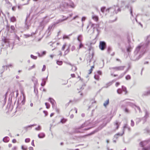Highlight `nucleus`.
<instances>
[{
  "label": "nucleus",
  "instance_id": "nucleus-1",
  "mask_svg": "<svg viewBox=\"0 0 150 150\" xmlns=\"http://www.w3.org/2000/svg\"><path fill=\"white\" fill-rule=\"evenodd\" d=\"M75 6V5L73 2H71L68 4L65 1H63L60 4V8L62 11H67L68 8L69 7L73 8H74Z\"/></svg>",
  "mask_w": 150,
  "mask_h": 150
},
{
  "label": "nucleus",
  "instance_id": "nucleus-2",
  "mask_svg": "<svg viewBox=\"0 0 150 150\" xmlns=\"http://www.w3.org/2000/svg\"><path fill=\"white\" fill-rule=\"evenodd\" d=\"M143 47L142 46L139 45L137 46L134 52V54H135V57L136 58H134L133 60H138L141 57V54H143V52H141V51L143 49Z\"/></svg>",
  "mask_w": 150,
  "mask_h": 150
},
{
  "label": "nucleus",
  "instance_id": "nucleus-3",
  "mask_svg": "<svg viewBox=\"0 0 150 150\" xmlns=\"http://www.w3.org/2000/svg\"><path fill=\"white\" fill-rule=\"evenodd\" d=\"M108 12L110 11L111 12H113V13L117 14L118 12L120 11L121 9L118 7L117 6H114L112 7H110L106 10Z\"/></svg>",
  "mask_w": 150,
  "mask_h": 150
},
{
  "label": "nucleus",
  "instance_id": "nucleus-4",
  "mask_svg": "<svg viewBox=\"0 0 150 150\" xmlns=\"http://www.w3.org/2000/svg\"><path fill=\"white\" fill-rule=\"evenodd\" d=\"M106 125V124H103L99 126L95 130L91 132L90 134H88V136L90 135L96 133L98 132L99 130H101Z\"/></svg>",
  "mask_w": 150,
  "mask_h": 150
},
{
  "label": "nucleus",
  "instance_id": "nucleus-5",
  "mask_svg": "<svg viewBox=\"0 0 150 150\" xmlns=\"http://www.w3.org/2000/svg\"><path fill=\"white\" fill-rule=\"evenodd\" d=\"M106 46L105 42L104 41H100L99 43V47L102 50H104Z\"/></svg>",
  "mask_w": 150,
  "mask_h": 150
},
{
  "label": "nucleus",
  "instance_id": "nucleus-6",
  "mask_svg": "<svg viewBox=\"0 0 150 150\" xmlns=\"http://www.w3.org/2000/svg\"><path fill=\"white\" fill-rule=\"evenodd\" d=\"M88 50L89 51V54L90 56V58L92 59L93 58L94 54L93 49L92 47H91L88 49Z\"/></svg>",
  "mask_w": 150,
  "mask_h": 150
},
{
  "label": "nucleus",
  "instance_id": "nucleus-7",
  "mask_svg": "<svg viewBox=\"0 0 150 150\" xmlns=\"http://www.w3.org/2000/svg\"><path fill=\"white\" fill-rule=\"evenodd\" d=\"M62 17H64L65 18H63L62 19H59L55 23V24H57L59 23L62 22L64 21L67 20L69 18V16L66 17L63 15H62Z\"/></svg>",
  "mask_w": 150,
  "mask_h": 150
},
{
  "label": "nucleus",
  "instance_id": "nucleus-8",
  "mask_svg": "<svg viewBox=\"0 0 150 150\" xmlns=\"http://www.w3.org/2000/svg\"><path fill=\"white\" fill-rule=\"evenodd\" d=\"M127 105H130L132 107H133L134 106L135 107V108H135V111L137 112V111L138 110L139 111V112H140V109L139 107L135 105H134L133 104L131 103L130 102H127Z\"/></svg>",
  "mask_w": 150,
  "mask_h": 150
},
{
  "label": "nucleus",
  "instance_id": "nucleus-9",
  "mask_svg": "<svg viewBox=\"0 0 150 150\" xmlns=\"http://www.w3.org/2000/svg\"><path fill=\"white\" fill-rule=\"evenodd\" d=\"M25 101V97L24 95H23V98H19L18 99V102L20 103H22V105H24Z\"/></svg>",
  "mask_w": 150,
  "mask_h": 150
},
{
  "label": "nucleus",
  "instance_id": "nucleus-10",
  "mask_svg": "<svg viewBox=\"0 0 150 150\" xmlns=\"http://www.w3.org/2000/svg\"><path fill=\"white\" fill-rule=\"evenodd\" d=\"M125 1H121V8L124 10L126 8H129V6H128L125 5Z\"/></svg>",
  "mask_w": 150,
  "mask_h": 150
},
{
  "label": "nucleus",
  "instance_id": "nucleus-11",
  "mask_svg": "<svg viewBox=\"0 0 150 150\" xmlns=\"http://www.w3.org/2000/svg\"><path fill=\"white\" fill-rule=\"evenodd\" d=\"M49 101H50L52 104L53 108L55 107V103H56L55 101L53 98H49Z\"/></svg>",
  "mask_w": 150,
  "mask_h": 150
},
{
  "label": "nucleus",
  "instance_id": "nucleus-12",
  "mask_svg": "<svg viewBox=\"0 0 150 150\" xmlns=\"http://www.w3.org/2000/svg\"><path fill=\"white\" fill-rule=\"evenodd\" d=\"M125 128L127 129L130 132L131 130L130 128L128 126V125L127 124H125L124 127H123V134H124V131L125 130Z\"/></svg>",
  "mask_w": 150,
  "mask_h": 150
},
{
  "label": "nucleus",
  "instance_id": "nucleus-13",
  "mask_svg": "<svg viewBox=\"0 0 150 150\" xmlns=\"http://www.w3.org/2000/svg\"><path fill=\"white\" fill-rule=\"evenodd\" d=\"M36 125V124H34L30 125L28 126L24 127V129H25L26 131H27L28 130V128H31L33 127Z\"/></svg>",
  "mask_w": 150,
  "mask_h": 150
},
{
  "label": "nucleus",
  "instance_id": "nucleus-14",
  "mask_svg": "<svg viewBox=\"0 0 150 150\" xmlns=\"http://www.w3.org/2000/svg\"><path fill=\"white\" fill-rule=\"evenodd\" d=\"M27 18L25 20V25L24 26V29L25 30H28L29 28V27L30 26V25L28 23V22H27Z\"/></svg>",
  "mask_w": 150,
  "mask_h": 150
},
{
  "label": "nucleus",
  "instance_id": "nucleus-15",
  "mask_svg": "<svg viewBox=\"0 0 150 150\" xmlns=\"http://www.w3.org/2000/svg\"><path fill=\"white\" fill-rule=\"evenodd\" d=\"M49 18H47V17H45L43 18L42 21L43 22V23L46 24L49 22Z\"/></svg>",
  "mask_w": 150,
  "mask_h": 150
},
{
  "label": "nucleus",
  "instance_id": "nucleus-16",
  "mask_svg": "<svg viewBox=\"0 0 150 150\" xmlns=\"http://www.w3.org/2000/svg\"><path fill=\"white\" fill-rule=\"evenodd\" d=\"M144 111L145 112V115L144 116V122L146 121V120H145V119H146L149 116V113L146 110H144Z\"/></svg>",
  "mask_w": 150,
  "mask_h": 150
},
{
  "label": "nucleus",
  "instance_id": "nucleus-17",
  "mask_svg": "<svg viewBox=\"0 0 150 150\" xmlns=\"http://www.w3.org/2000/svg\"><path fill=\"white\" fill-rule=\"evenodd\" d=\"M53 26V25H50L48 27L47 30L46 31V33H47L48 32V34L49 35L50 34V31L51 30Z\"/></svg>",
  "mask_w": 150,
  "mask_h": 150
},
{
  "label": "nucleus",
  "instance_id": "nucleus-18",
  "mask_svg": "<svg viewBox=\"0 0 150 150\" xmlns=\"http://www.w3.org/2000/svg\"><path fill=\"white\" fill-rule=\"evenodd\" d=\"M120 124V122H118L117 121H115L114 124V125L116 126V129H118Z\"/></svg>",
  "mask_w": 150,
  "mask_h": 150
},
{
  "label": "nucleus",
  "instance_id": "nucleus-19",
  "mask_svg": "<svg viewBox=\"0 0 150 150\" xmlns=\"http://www.w3.org/2000/svg\"><path fill=\"white\" fill-rule=\"evenodd\" d=\"M92 18L96 22L98 21V17L96 15H94L92 16Z\"/></svg>",
  "mask_w": 150,
  "mask_h": 150
},
{
  "label": "nucleus",
  "instance_id": "nucleus-20",
  "mask_svg": "<svg viewBox=\"0 0 150 150\" xmlns=\"http://www.w3.org/2000/svg\"><path fill=\"white\" fill-rule=\"evenodd\" d=\"M48 76L46 78H44L42 79V82L41 84V85L42 86H44L45 84L46 83V81L47 80Z\"/></svg>",
  "mask_w": 150,
  "mask_h": 150
},
{
  "label": "nucleus",
  "instance_id": "nucleus-21",
  "mask_svg": "<svg viewBox=\"0 0 150 150\" xmlns=\"http://www.w3.org/2000/svg\"><path fill=\"white\" fill-rule=\"evenodd\" d=\"M38 136L39 138H42L45 137V135L44 133H41L38 134Z\"/></svg>",
  "mask_w": 150,
  "mask_h": 150
},
{
  "label": "nucleus",
  "instance_id": "nucleus-22",
  "mask_svg": "<svg viewBox=\"0 0 150 150\" xmlns=\"http://www.w3.org/2000/svg\"><path fill=\"white\" fill-rule=\"evenodd\" d=\"M125 66H120L119 67H116L114 68V69L117 70H123Z\"/></svg>",
  "mask_w": 150,
  "mask_h": 150
},
{
  "label": "nucleus",
  "instance_id": "nucleus-23",
  "mask_svg": "<svg viewBox=\"0 0 150 150\" xmlns=\"http://www.w3.org/2000/svg\"><path fill=\"white\" fill-rule=\"evenodd\" d=\"M3 141L5 142H7L9 140V138L8 137H4L3 139Z\"/></svg>",
  "mask_w": 150,
  "mask_h": 150
},
{
  "label": "nucleus",
  "instance_id": "nucleus-24",
  "mask_svg": "<svg viewBox=\"0 0 150 150\" xmlns=\"http://www.w3.org/2000/svg\"><path fill=\"white\" fill-rule=\"evenodd\" d=\"M123 134V133L122 134H121L119 133H118L117 134H116L114 135V137L115 138L117 139L118 138L119 136H122Z\"/></svg>",
  "mask_w": 150,
  "mask_h": 150
},
{
  "label": "nucleus",
  "instance_id": "nucleus-25",
  "mask_svg": "<svg viewBox=\"0 0 150 150\" xmlns=\"http://www.w3.org/2000/svg\"><path fill=\"white\" fill-rule=\"evenodd\" d=\"M77 39L79 42H81L82 39V35H79L77 37Z\"/></svg>",
  "mask_w": 150,
  "mask_h": 150
},
{
  "label": "nucleus",
  "instance_id": "nucleus-26",
  "mask_svg": "<svg viewBox=\"0 0 150 150\" xmlns=\"http://www.w3.org/2000/svg\"><path fill=\"white\" fill-rule=\"evenodd\" d=\"M140 144L141 146V148L140 149L142 150H147V149H146L143 147L144 146L143 145V142H141L140 143Z\"/></svg>",
  "mask_w": 150,
  "mask_h": 150
},
{
  "label": "nucleus",
  "instance_id": "nucleus-27",
  "mask_svg": "<svg viewBox=\"0 0 150 150\" xmlns=\"http://www.w3.org/2000/svg\"><path fill=\"white\" fill-rule=\"evenodd\" d=\"M113 82V81L110 82L106 84V86L104 87V88H107L108 86L111 85Z\"/></svg>",
  "mask_w": 150,
  "mask_h": 150
},
{
  "label": "nucleus",
  "instance_id": "nucleus-28",
  "mask_svg": "<svg viewBox=\"0 0 150 150\" xmlns=\"http://www.w3.org/2000/svg\"><path fill=\"white\" fill-rule=\"evenodd\" d=\"M91 30H92V32L91 33H93V32H94V27H93L95 25V24H93V23H91Z\"/></svg>",
  "mask_w": 150,
  "mask_h": 150
},
{
  "label": "nucleus",
  "instance_id": "nucleus-29",
  "mask_svg": "<svg viewBox=\"0 0 150 150\" xmlns=\"http://www.w3.org/2000/svg\"><path fill=\"white\" fill-rule=\"evenodd\" d=\"M109 103V99H108L107 100H106L103 103V105L106 107L107 105Z\"/></svg>",
  "mask_w": 150,
  "mask_h": 150
},
{
  "label": "nucleus",
  "instance_id": "nucleus-30",
  "mask_svg": "<svg viewBox=\"0 0 150 150\" xmlns=\"http://www.w3.org/2000/svg\"><path fill=\"white\" fill-rule=\"evenodd\" d=\"M35 33H32L31 34H25L24 35V36H25L26 38H28L30 37L31 36H32L33 34H34Z\"/></svg>",
  "mask_w": 150,
  "mask_h": 150
},
{
  "label": "nucleus",
  "instance_id": "nucleus-31",
  "mask_svg": "<svg viewBox=\"0 0 150 150\" xmlns=\"http://www.w3.org/2000/svg\"><path fill=\"white\" fill-rule=\"evenodd\" d=\"M46 25L45 23H43L42 21L40 23V26L42 27L43 28Z\"/></svg>",
  "mask_w": 150,
  "mask_h": 150
},
{
  "label": "nucleus",
  "instance_id": "nucleus-32",
  "mask_svg": "<svg viewBox=\"0 0 150 150\" xmlns=\"http://www.w3.org/2000/svg\"><path fill=\"white\" fill-rule=\"evenodd\" d=\"M94 66H91V68L88 70V74H90L92 72L93 69L94 68Z\"/></svg>",
  "mask_w": 150,
  "mask_h": 150
},
{
  "label": "nucleus",
  "instance_id": "nucleus-33",
  "mask_svg": "<svg viewBox=\"0 0 150 150\" xmlns=\"http://www.w3.org/2000/svg\"><path fill=\"white\" fill-rule=\"evenodd\" d=\"M112 48L110 46H108L107 49V52L108 54H110V52L112 51Z\"/></svg>",
  "mask_w": 150,
  "mask_h": 150
},
{
  "label": "nucleus",
  "instance_id": "nucleus-34",
  "mask_svg": "<svg viewBox=\"0 0 150 150\" xmlns=\"http://www.w3.org/2000/svg\"><path fill=\"white\" fill-rule=\"evenodd\" d=\"M144 133H148L150 132V129L146 128L144 130Z\"/></svg>",
  "mask_w": 150,
  "mask_h": 150
},
{
  "label": "nucleus",
  "instance_id": "nucleus-35",
  "mask_svg": "<svg viewBox=\"0 0 150 150\" xmlns=\"http://www.w3.org/2000/svg\"><path fill=\"white\" fill-rule=\"evenodd\" d=\"M10 20L11 22H14L16 20V18L14 16L10 18Z\"/></svg>",
  "mask_w": 150,
  "mask_h": 150
},
{
  "label": "nucleus",
  "instance_id": "nucleus-36",
  "mask_svg": "<svg viewBox=\"0 0 150 150\" xmlns=\"http://www.w3.org/2000/svg\"><path fill=\"white\" fill-rule=\"evenodd\" d=\"M11 32L12 33L14 32L15 30V27L13 25H11Z\"/></svg>",
  "mask_w": 150,
  "mask_h": 150
},
{
  "label": "nucleus",
  "instance_id": "nucleus-37",
  "mask_svg": "<svg viewBox=\"0 0 150 150\" xmlns=\"http://www.w3.org/2000/svg\"><path fill=\"white\" fill-rule=\"evenodd\" d=\"M66 121L67 120L66 119L63 118L61 120L60 122L62 123H64L65 122H66Z\"/></svg>",
  "mask_w": 150,
  "mask_h": 150
},
{
  "label": "nucleus",
  "instance_id": "nucleus-38",
  "mask_svg": "<svg viewBox=\"0 0 150 150\" xmlns=\"http://www.w3.org/2000/svg\"><path fill=\"white\" fill-rule=\"evenodd\" d=\"M122 90L124 91L125 92V94H126L127 93V91L126 90V88L125 87L123 86H122Z\"/></svg>",
  "mask_w": 150,
  "mask_h": 150
},
{
  "label": "nucleus",
  "instance_id": "nucleus-39",
  "mask_svg": "<svg viewBox=\"0 0 150 150\" xmlns=\"http://www.w3.org/2000/svg\"><path fill=\"white\" fill-rule=\"evenodd\" d=\"M94 78L97 80H99V76L97 75H95L94 76Z\"/></svg>",
  "mask_w": 150,
  "mask_h": 150
},
{
  "label": "nucleus",
  "instance_id": "nucleus-40",
  "mask_svg": "<svg viewBox=\"0 0 150 150\" xmlns=\"http://www.w3.org/2000/svg\"><path fill=\"white\" fill-rule=\"evenodd\" d=\"M35 129L36 130L39 131L41 129V127L40 125H39L37 127L35 128Z\"/></svg>",
  "mask_w": 150,
  "mask_h": 150
},
{
  "label": "nucleus",
  "instance_id": "nucleus-41",
  "mask_svg": "<svg viewBox=\"0 0 150 150\" xmlns=\"http://www.w3.org/2000/svg\"><path fill=\"white\" fill-rule=\"evenodd\" d=\"M80 42V44L79 46V49H80L83 47V45L82 43L81 42Z\"/></svg>",
  "mask_w": 150,
  "mask_h": 150
},
{
  "label": "nucleus",
  "instance_id": "nucleus-42",
  "mask_svg": "<svg viewBox=\"0 0 150 150\" xmlns=\"http://www.w3.org/2000/svg\"><path fill=\"white\" fill-rule=\"evenodd\" d=\"M77 69V68L76 66H72L71 68V70L73 71H75Z\"/></svg>",
  "mask_w": 150,
  "mask_h": 150
},
{
  "label": "nucleus",
  "instance_id": "nucleus-43",
  "mask_svg": "<svg viewBox=\"0 0 150 150\" xmlns=\"http://www.w3.org/2000/svg\"><path fill=\"white\" fill-rule=\"evenodd\" d=\"M57 64L60 65L62 64V61H57Z\"/></svg>",
  "mask_w": 150,
  "mask_h": 150
},
{
  "label": "nucleus",
  "instance_id": "nucleus-44",
  "mask_svg": "<svg viewBox=\"0 0 150 150\" xmlns=\"http://www.w3.org/2000/svg\"><path fill=\"white\" fill-rule=\"evenodd\" d=\"M30 57L32 58L35 59H36L37 58V56H34L32 54L31 55Z\"/></svg>",
  "mask_w": 150,
  "mask_h": 150
},
{
  "label": "nucleus",
  "instance_id": "nucleus-45",
  "mask_svg": "<svg viewBox=\"0 0 150 150\" xmlns=\"http://www.w3.org/2000/svg\"><path fill=\"white\" fill-rule=\"evenodd\" d=\"M117 93L118 94H120L122 92V90L120 88H119L117 89Z\"/></svg>",
  "mask_w": 150,
  "mask_h": 150
},
{
  "label": "nucleus",
  "instance_id": "nucleus-46",
  "mask_svg": "<svg viewBox=\"0 0 150 150\" xmlns=\"http://www.w3.org/2000/svg\"><path fill=\"white\" fill-rule=\"evenodd\" d=\"M132 47L130 46H129L127 49V51L128 52H130L132 50Z\"/></svg>",
  "mask_w": 150,
  "mask_h": 150
},
{
  "label": "nucleus",
  "instance_id": "nucleus-47",
  "mask_svg": "<svg viewBox=\"0 0 150 150\" xmlns=\"http://www.w3.org/2000/svg\"><path fill=\"white\" fill-rule=\"evenodd\" d=\"M45 105L46 106V108H47V109H48L50 108V104L48 103H45Z\"/></svg>",
  "mask_w": 150,
  "mask_h": 150
},
{
  "label": "nucleus",
  "instance_id": "nucleus-48",
  "mask_svg": "<svg viewBox=\"0 0 150 150\" xmlns=\"http://www.w3.org/2000/svg\"><path fill=\"white\" fill-rule=\"evenodd\" d=\"M69 51V48H68L65 51L64 53L66 55L67 53H68Z\"/></svg>",
  "mask_w": 150,
  "mask_h": 150
},
{
  "label": "nucleus",
  "instance_id": "nucleus-49",
  "mask_svg": "<svg viewBox=\"0 0 150 150\" xmlns=\"http://www.w3.org/2000/svg\"><path fill=\"white\" fill-rule=\"evenodd\" d=\"M140 119L139 118H137L136 119V124H137L140 121Z\"/></svg>",
  "mask_w": 150,
  "mask_h": 150
},
{
  "label": "nucleus",
  "instance_id": "nucleus-50",
  "mask_svg": "<svg viewBox=\"0 0 150 150\" xmlns=\"http://www.w3.org/2000/svg\"><path fill=\"white\" fill-rule=\"evenodd\" d=\"M125 78L126 80H128L130 79H131V77L130 75H127L126 76Z\"/></svg>",
  "mask_w": 150,
  "mask_h": 150
},
{
  "label": "nucleus",
  "instance_id": "nucleus-51",
  "mask_svg": "<svg viewBox=\"0 0 150 150\" xmlns=\"http://www.w3.org/2000/svg\"><path fill=\"white\" fill-rule=\"evenodd\" d=\"M124 111L125 112L128 113L129 112V110L127 108H125L124 109Z\"/></svg>",
  "mask_w": 150,
  "mask_h": 150
},
{
  "label": "nucleus",
  "instance_id": "nucleus-52",
  "mask_svg": "<svg viewBox=\"0 0 150 150\" xmlns=\"http://www.w3.org/2000/svg\"><path fill=\"white\" fill-rule=\"evenodd\" d=\"M76 47L74 46H72L71 47V50L73 51L75 50Z\"/></svg>",
  "mask_w": 150,
  "mask_h": 150
},
{
  "label": "nucleus",
  "instance_id": "nucleus-53",
  "mask_svg": "<svg viewBox=\"0 0 150 150\" xmlns=\"http://www.w3.org/2000/svg\"><path fill=\"white\" fill-rule=\"evenodd\" d=\"M30 139L29 138H26L25 140V142L28 143L30 142Z\"/></svg>",
  "mask_w": 150,
  "mask_h": 150
},
{
  "label": "nucleus",
  "instance_id": "nucleus-54",
  "mask_svg": "<svg viewBox=\"0 0 150 150\" xmlns=\"http://www.w3.org/2000/svg\"><path fill=\"white\" fill-rule=\"evenodd\" d=\"M105 9V7H102L101 8V11L102 12H104Z\"/></svg>",
  "mask_w": 150,
  "mask_h": 150
},
{
  "label": "nucleus",
  "instance_id": "nucleus-55",
  "mask_svg": "<svg viewBox=\"0 0 150 150\" xmlns=\"http://www.w3.org/2000/svg\"><path fill=\"white\" fill-rule=\"evenodd\" d=\"M131 125L132 127H133L134 125V122L132 120H131Z\"/></svg>",
  "mask_w": 150,
  "mask_h": 150
},
{
  "label": "nucleus",
  "instance_id": "nucleus-56",
  "mask_svg": "<svg viewBox=\"0 0 150 150\" xmlns=\"http://www.w3.org/2000/svg\"><path fill=\"white\" fill-rule=\"evenodd\" d=\"M45 6L43 8H42L41 11L40 12V13H42L44 12V10H45Z\"/></svg>",
  "mask_w": 150,
  "mask_h": 150
},
{
  "label": "nucleus",
  "instance_id": "nucleus-57",
  "mask_svg": "<svg viewBox=\"0 0 150 150\" xmlns=\"http://www.w3.org/2000/svg\"><path fill=\"white\" fill-rule=\"evenodd\" d=\"M129 10L130 11V14H131V15L132 16H133V14H132V8L131 7H130V8Z\"/></svg>",
  "mask_w": 150,
  "mask_h": 150
},
{
  "label": "nucleus",
  "instance_id": "nucleus-58",
  "mask_svg": "<svg viewBox=\"0 0 150 150\" xmlns=\"http://www.w3.org/2000/svg\"><path fill=\"white\" fill-rule=\"evenodd\" d=\"M86 17L85 16L81 18V21L82 22H83V21H84L86 19Z\"/></svg>",
  "mask_w": 150,
  "mask_h": 150
},
{
  "label": "nucleus",
  "instance_id": "nucleus-59",
  "mask_svg": "<svg viewBox=\"0 0 150 150\" xmlns=\"http://www.w3.org/2000/svg\"><path fill=\"white\" fill-rule=\"evenodd\" d=\"M66 46V44H65L63 45V46L62 47V50H64V49L65 48V47Z\"/></svg>",
  "mask_w": 150,
  "mask_h": 150
},
{
  "label": "nucleus",
  "instance_id": "nucleus-60",
  "mask_svg": "<svg viewBox=\"0 0 150 150\" xmlns=\"http://www.w3.org/2000/svg\"><path fill=\"white\" fill-rule=\"evenodd\" d=\"M68 38V36H67V35H64L63 36V38L64 39H67V38Z\"/></svg>",
  "mask_w": 150,
  "mask_h": 150
},
{
  "label": "nucleus",
  "instance_id": "nucleus-61",
  "mask_svg": "<svg viewBox=\"0 0 150 150\" xmlns=\"http://www.w3.org/2000/svg\"><path fill=\"white\" fill-rule=\"evenodd\" d=\"M6 29L8 31L9 30V26L7 25L6 26Z\"/></svg>",
  "mask_w": 150,
  "mask_h": 150
},
{
  "label": "nucleus",
  "instance_id": "nucleus-62",
  "mask_svg": "<svg viewBox=\"0 0 150 150\" xmlns=\"http://www.w3.org/2000/svg\"><path fill=\"white\" fill-rule=\"evenodd\" d=\"M43 112L45 113V116H47V115L48 113L47 111H44Z\"/></svg>",
  "mask_w": 150,
  "mask_h": 150
},
{
  "label": "nucleus",
  "instance_id": "nucleus-63",
  "mask_svg": "<svg viewBox=\"0 0 150 150\" xmlns=\"http://www.w3.org/2000/svg\"><path fill=\"white\" fill-rule=\"evenodd\" d=\"M46 69V66H43V67L42 69V71H43L45 70Z\"/></svg>",
  "mask_w": 150,
  "mask_h": 150
},
{
  "label": "nucleus",
  "instance_id": "nucleus-64",
  "mask_svg": "<svg viewBox=\"0 0 150 150\" xmlns=\"http://www.w3.org/2000/svg\"><path fill=\"white\" fill-rule=\"evenodd\" d=\"M22 149L23 150H26L27 149V147H24L23 146H22L21 147Z\"/></svg>",
  "mask_w": 150,
  "mask_h": 150
}]
</instances>
